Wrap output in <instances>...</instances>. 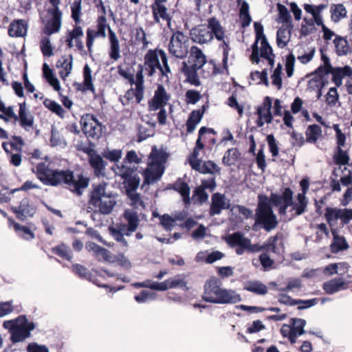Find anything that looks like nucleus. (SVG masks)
<instances>
[{"label": "nucleus", "instance_id": "nucleus-43", "mask_svg": "<svg viewBox=\"0 0 352 352\" xmlns=\"http://www.w3.org/2000/svg\"><path fill=\"white\" fill-rule=\"evenodd\" d=\"M330 248L333 253H338L340 251L348 249L349 245L344 237L334 234L333 240Z\"/></svg>", "mask_w": 352, "mask_h": 352}, {"label": "nucleus", "instance_id": "nucleus-40", "mask_svg": "<svg viewBox=\"0 0 352 352\" xmlns=\"http://www.w3.org/2000/svg\"><path fill=\"white\" fill-rule=\"evenodd\" d=\"M245 289L259 295H265L267 293V287L266 285L258 280L247 283L245 286Z\"/></svg>", "mask_w": 352, "mask_h": 352}, {"label": "nucleus", "instance_id": "nucleus-34", "mask_svg": "<svg viewBox=\"0 0 352 352\" xmlns=\"http://www.w3.org/2000/svg\"><path fill=\"white\" fill-rule=\"evenodd\" d=\"M190 58L192 61V65L191 67L195 69H201L206 63L205 55L197 47H192Z\"/></svg>", "mask_w": 352, "mask_h": 352}, {"label": "nucleus", "instance_id": "nucleus-21", "mask_svg": "<svg viewBox=\"0 0 352 352\" xmlns=\"http://www.w3.org/2000/svg\"><path fill=\"white\" fill-rule=\"evenodd\" d=\"M56 67L59 69L60 76L65 80L70 74L73 67V56L63 55L56 62Z\"/></svg>", "mask_w": 352, "mask_h": 352}, {"label": "nucleus", "instance_id": "nucleus-3", "mask_svg": "<svg viewBox=\"0 0 352 352\" xmlns=\"http://www.w3.org/2000/svg\"><path fill=\"white\" fill-rule=\"evenodd\" d=\"M270 201L284 221H290L307 210L308 199L306 196L297 195L294 199L293 191L285 188L281 194L272 193Z\"/></svg>", "mask_w": 352, "mask_h": 352}, {"label": "nucleus", "instance_id": "nucleus-47", "mask_svg": "<svg viewBox=\"0 0 352 352\" xmlns=\"http://www.w3.org/2000/svg\"><path fill=\"white\" fill-rule=\"evenodd\" d=\"M342 209L333 208H327L325 211V218L329 224L336 223L338 219H340Z\"/></svg>", "mask_w": 352, "mask_h": 352}, {"label": "nucleus", "instance_id": "nucleus-49", "mask_svg": "<svg viewBox=\"0 0 352 352\" xmlns=\"http://www.w3.org/2000/svg\"><path fill=\"white\" fill-rule=\"evenodd\" d=\"M43 104L45 105V107L49 109L53 113H56L58 116H59L61 118L64 117L65 110L56 102L50 99L46 98L43 102Z\"/></svg>", "mask_w": 352, "mask_h": 352}, {"label": "nucleus", "instance_id": "nucleus-46", "mask_svg": "<svg viewBox=\"0 0 352 352\" xmlns=\"http://www.w3.org/2000/svg\"><path fill=\"white\" fill-rule=\"evenodd\" d=\"M107 19L104 16H101L98 19L97 30H91L92 36L96 38L97 37H105V29L107 27Z\"/></svg>", "mask_w": 352, "mask_h": 352}, {"label": "nucleus", "instance_id": "nucleus-30", "mask_svg": "<svg viewBox=\"0 0 352 352\" xmlns=\"http://www.w3.org/2000/svg\"><path fill=\"white\" fill-rule=\"evenodd\" d=\"M241 300L242 298L241 295L238 294L235 290L223 288L219 304H235L241 302Z\"/></svg>", "mask_w": 352, "mask_h": 352}, {"label": "nucleus", "instance_id": "nucleus-50", "mask_svg": "<svg viewBox=\"0 0 352 352\" xmlns=\"http://www.w3.org/2000/svg\"><path fill=\"white\" fill-rule=\"evenodd\" d=\"M157 298V294L154 292L143 290L135 296V300L139 303L148 302Z\"/></svg>", "mask_w": 352, "mask_h": 352}, {"label": "nucleus", "instance_id": "nucleus-60", "mask_svg": "<svg viewBox=\"0 0 352 352\" xmlns=\"http://www.w3.org/2000/svg\"><path fill=\"white\" fill-rule=\"evenodd\" d=\"M41 50L45 56L50 57L53 55V47L50 38L45 37L41 41Z\"/></svg>", "mask_w": 352, "mask_h": 352}, {"label": "nucleus", "instance_id": "nucleus-57", "mask_svg": "<svg viewBox=\"0 0 352 352\" xmlns=\"http://www.w3.org/2000/svg\"><path fill=\"white\" fill-rule=\"evenodd\" d=\"M15 231L19 232V234L23 237L25 239L30 240L34 237L32 232L27 227L21 226L16 223L14 224Z\"/></svg>", "mask_w": 352, "mask_h": 352}, {"label": "nucleus", "instance_id": "nucleus-29", "mask_svg": "<svg viewBox=\"0 0 352 352\" xmlns=\"http://www.w3.org/2000/svg\"><path fill=\"white\" fill-rule=\"evenodd\" d=\"M238 5L240 6L239 19L243 28L248 27L252 22V17L250 14V6L245 0H236Z\"/></svg>", "mask_w": 352, "mask_h": 352}, {"label": "nucleus", "instance_id": "nucleus-25", "mask_svg": "<svg viewBox=\"0 0 352 352\" xmlns=\"http://www.w3.org/2000/svg\"><path fill=\"white\" fill-rule=\"evenodd\" d=\"M165 1L155 0L152 6L153 12L155 21L157 23L160 21V19L166 21L168 25H170V17L167 12V8L164 5Z\"/></svg>", "mask_w": 352, "mask_h": 352}, {"label": "nucleus", "instance_id": "nucleus-41", "mask_svg": "<svg viewBox=\"0 0 352 352\" xmlns=\"http://www.w3.org/2000/svg\"><path fill=\"white\" fill-rule=\"evenodd\" d=\"M83 76H84V84L83 87L80 88L82 86L80 84H78V89L82 90V91H86L87 90H90L92 92L94 91V85L92 83V76H91V70L88 65H86L84 67L83 70Z\"/></svg>", "mask_w": 352, "mask_h": 352}, {"label": "nucleus", "instance_id": "nucleus-37", "mask_svg": "<svg viewBox=\"0 0 352 352\" xmlns=\"http://www.w3.org/2000/svg\"><path fill=\"white\" fill-rule=\"evenodd\" d=\"M277 9L278 11V18L276 21L278 23H283L285 26L293 28L292 16L287 8L281 3L277 4Z\"/></svg>", "mask_w": 352, "mask_h": 352}, {"label": "nucleus", "instance_id": "nucleus-20", "mask_svg": "<svg viewBox=\"0 0 352 352\" xmlns=\"http://www.w3.org/2000/svg\"><path fill=\"white\" fill-rule=\"evenodd\" d=\"M12 210L16 213V217L24 221L28 217H32L36 212V208L30 204V201L28 199H23L21 200L19 206L12 208Z\"/></svg>", "mask_w": 352, "mask_h": 352}, {"label": "nucleus", "instance_id": "nucleus-55", "mask_svg": "<svg viewBox=\"0 0 352 352\" xmlns=\"http://www.w3.org/2000/svg\"><path fill=\"white\" fill-rule=\"evenodd\" d=\"M239 156V151L236 148H232L230 149H228L223 159L222 162L224 164H226L228 166L231 165L233 164V162L238 158Z\"/></svg>", "mask_w": 352, "mask_h": 352}, {"label": "nucleus", "instance_id": "nucleus-44", "mask_svg": "<svg viewBox=\"0 0 352 352\" xmlns=\"http://www.w3.org/2000/svg\"><path fill=\"white\" fill-rule=\"evenodd\" d=\"M330 11L331 19L336 23L346 17L347 13L345 7L341 3L332 5Z\"/></svg>", "mask_w": 352, "mask_h": 352}, {"label": "nucleus", "instance_id": "nucleus-53", "mask_svg": "<svg viewBox=\"0 0 352 352\" xmlns=\"http://www.w3.org/2000/svg\"><path fill=\"white\" fill-rule=\"evenodd\" d=\"M278 237L276 236L270 238L268 243L263 245V250H265V253L270 255V253L277 254L280 253V248L277 247Z\"/></svg>", "mask_w": 352, "mask_h": 352}, {"label": "nucleus", "instance_id": "nucleus-31", "mask_svg": "<svg viewBox=\"0 0 352 352\" xmlns=\"http://www.w3.org/2000/svg\"><path fill=\"white\" fill-rule=\"evenodd\" d=\"M182 65V72L186 76V80L192 85L197 87L200 85V80L197 74L198 69L187 65L185 62H183Z\"/></svg>", "mask_w": 352, "mask_h": 352}, {"label": "nucleus", "instance_id": "nucleus-17", "mask_svg": "<svg viewBox=\"0 0 352 352\" xmlns=\"http://www.w3.org/2000/svg\"><path fill=\"white\" fill-rule=\"evenodd\" d=\"M211 201L209 212L210 216L219 214L223 210L229 209L230 207V200L219 192L212 195Z\"/></svg>", "mask_w": 352, "mask_h": 352}, {"label": "nucleus", "instance_id": "nucleus-39", "mask_svg": "<svg viewBox=\"0 0 352 352\" xmlns=\"http://www.w3.org/2000/svg\"><path fill=\"white\" fill-rule=\"evenodd\" d=\"M306 325V320L302 318H292L290 320V326L293 333L295 336V340L297 337L305 333V327Z\"/></svg>", "mask_w": 352, "mask_h": 352}, {"label": "nucleus", "instance_id": "nucleus-36", "mask_svg": "<svg viewBox=\"0 0 352 352\" xmlns=\"http://www.w3.org/2000/svg\"><path fill=\"white\" fill-rule=\"evenodd\" d=\"M272 102L270 97H266L263 106L258 107L257 113L258 117L264 119L266 123H270L272 120L271 113Z\"/></svg>", "mask_w": 352, "mask_h": 352}, {"label": "nucleus", "instance_id": "nucleus-35", "mask_svg": "<svg viewBox=\"0 0 352 352\" xmlns=\"http://www.w3.org/2000/svg\"><path fill=\"white\" fill-rule=\"evenodd\" d=\"M173 188L177 191L183 198V201L186 206L190 204V189L188 185L181 180H178L173 184Z\"/></svg>", "mask_w": 352, "mask_h": 352}, {"label": "nucleus", "instance_id": "nucleus-62", "mask_svg": "<svg viewBox=\"0 0 352 352\" xmlns=\"http://www.w3.org/2000/svg\"><path fill=\"white\" fill-rule=\"evenodd\" d=\"M334 160L337 164L346 165L349 163V157L345 151L339 147L334 156Z\"/></svg>", "mask_w": 352, "mask_h": 352}, {"label": "nucleus", "instance_id": "nucleus-18", "mask_svg": "<svg viewBox=\"0 0 352 352\" xmlns=\"http://www.w3.org/2000/svg\"><path fill=\"white\" fill-rule=\"evenodd\" d=\"M169 99L170 96L164 86L162 85H158L152 100L149 102V107L151 110L156 111L164 107Z\"/></svg>", "mask_w": 352, "mask_h": 352}, {"label": "nucleus", "instance_id": "nucleus-58", "mask_svg": "<svg viewBox=\"0 0 352 352\" xmlns=\"http://www.w3.org/2000/svg\"><path fill=\"white\" fill-rule=\"evenodd\" d=\"M82 0H75L71 6L72 17L76 23L80 22Z\"/></svg>", "mask_w": 352, "mask_h": 352}, {"label": "nucleus", "instance_id": "nucleus-1", "mask_svg": "<svg viewBox=\"0 0 352 352\" xmlns=\"http://www.w3.org/2000/svg\"><path fill=\"white\" fill-rule=\"evenodd\" d=\"M33 172L37 178L45 185L57 186L63 182L68 185L71 191L80 196L83 190L87 188L89 180L82 175L76 178L70 170H57L49 168L45 163H39Z\"/></svg>", "mask_w": 352, "mask_h": 352}, {"label": "nucleus", "instance_id": "nucleus-45", "mask_svg": "<svg viewBox=\"0 0 352 352\" xmlns=\"http://www.w3.org/2000/svg\"><path fill=\"white\" fill-rule=\"evenodd\" d=\"M322 133V129L317 124H312L308 126L306 131L307 142L315 143Z\"/></svg>", "mask_w": 352, "mask_h": 352}, {"label": "nucleus", "instance_id": "nucleus-4", "mask_svg": "<svg viewBox=\"0 0 352 352\" xmlns=\"http://www.w3.org/2000/svg\"><path fill=\"white\" fill-rule=\"evenodd\" d=\"M190 34L192 41L199 44L210 42L214 36L218 41H221L225 36L223 27L214 17L208 19V25H199L192 28Z\"/></svg>", "mask_w": 352, "mask_h": 352}, {"label": "nucleus", "instance_id": "nucleus-28", "mask_svg": "<svg viewBox=\"0 0 352 352\" xmlns=\"http://www.w3.org/2000/svg\"><path fill=\"white\" fill-rule=\"evenodd\" d=\"M85 248L88 252H92L98 258H102L106 261H111V256L110 252L96 243L87 242L85 245Z\"/></svg>", "mask_w": 352, "mask_h": 352}, {"label": "nucleus", "instance_id": "nucleus-48", "mask_svg": "<svg viewBox=\"0 0 352 352\" xmlns=\"http://www.w3.org/2000/svg\"><path fill=\"white\" fill-rule=\"evenodd\" d=\"M192 199L195 204H203L208 200V195L204 188L199 186L193 191Z\"/></svg>", "mask_w": 352, "mask_h": 352}, {"label": "nucleus", "instance_id": "nucleus-16", "mask_svg": "<svg viewBox=\"0 0 352 352\" xmlns=\"http://www.w3.org/2000/svg\"><path fill=\"white\" fill-rule=\"evenodd\" d=\"M84 151L88 155L89 162L94 170V174L97 177L104 176L107 163L102 157L91 148H87Z\"/></svg>", "mask_w": 352, "mask_h": 352}, {"label": "nucleus", "instance_id": "nucleus-24", "mask_svg": "<svg viewBox=\"0 0 352 352\" xmlns=\"http://www.w3.org/2000/svg\"><path fill=\"white\" fill-rule=\"evenodd\" d=\"M18 117L20 120L21 126L26 131H30L34 124V117L27 109L25 102L19 104V112Z\"/></svg>", "mask_w": 352, "mask_h": 352}, {"label": "nucleus", "instance_id": "nucleus-59", "mask_svg": "<svg viewBox=\"0 0 352 352\" xmlns=\"http://www.w3.org/2000/svg\"><path fill=\"white\" fill-rule=\"evenodd\" d=\"M72 269L80 278L91 280V274L85 266L75 264L72 265Z\"/></svg>", "mask_w": 352, "mask_h": 352}, {"label": "nucleus", "instance_id": "nucleus-38", "mask_svg": "<svg viewBox=\"0 0 352 352\" xmlns=\"http://www.w3.org/2000/svg\"><path fill=\"white\" fill-rule=\"evenodd\" d=\"M336 52L338 56L346 55L350 52L348 41L343 37L337 36L333 40Z\"/></svg>", "mask_w": 352, "mask_h": 352}, {"label": "nucleus", "instance_id": "nucleus-2", "mask_svg": "<svg viewBox=\"0 0 352 352\" xmlns=\"http://www.w3.org/2000/svg\"><path fill=\"white\" fill-rule=\"evenodd\" d=\"M139 70L136 74L135 80L133 79V84L135 85V90L133 91V96L135 97L138 103H140L144 98V78L143 74L152 76L156 69H160L163 76H167L170 73V69L168 64V58L164 50L153 51L149 50L144 57V66L139 65Z\"/></svg>", "mask_w": 352, "mask_h": 352}, {"label": "nucleus", "instance_id": "nucleus-63", "mask_svg": "<svg viewBox=\"0 0 352 352\" xmlns=\"http://www.w3.org/2000/svg\"><path fill=\"white\" fill-rule=\"evenodd\" d=\"M167 287L168 289L186 287V282L179 276H175L173 278L167 279Z\"/></svg>", "mask_w": 352, "mask_h": 352}, {"label": "nucleus", "instance_id": "nucleus-6", "mask_svg": "<svg viewBox=\"0 0 352 352\" xmlns=\"http://www.w3.org/2000/svg\"><path fill=\"white\" fill-rule=\"evenodd\" d=\"M107 186L105 182L94 186L90 195L89 204L103 214H110L116 204L115 195L107 190Z\"/></svg>", "mask_w": 352, "mask_h": 352}, {"label": "nucleus", "instance_id": "nucleus-7", "mask_svg": "<svg viewBox=\"0 0 352 352\" xmlns=\"http://www.w3.org/2000/svg\"><path fill=\"white\" fill-rule=\"evenodd\" d=\"M3 327L9 331L13 343L23 342L30 337L31 331L35 329L34 323L29 322L25 315H21L14 320L4 321Z\"/></svg>", "mask_w": 352, "mask_h": 352}, {"label": "nucleus", "instance_id": "nucleus-13", "mask_svg": "<svg viewBox=\"0 0 352 352\" xmlns=\"http://www.w3.org/2000/svg\"><path fill=\"white\" fill-rule=\"evenodd\" d=\"M80 123L82 131L88 138L98 139L102 135V126L96 118L87 113L81 117Z\"/></svg>", "mask_w": 352, "mask_h": 352}, {"label": "nucleus", "instance_id": "nucleus-51", "mask_svg": "<svg viewBox=\"0 0 352 352\" xmlns=\"http://www.w3.org/2000/svg\"><path fill=\"white\" fill-rule=\"evenodd\" d=\"M53 252L67 261H71L72 258V252L71 250L64 244L55 247L53 249Z\"/></svg>", "mask_w": 352, "mask_h": 352}, {"label": "nucleus", "instance_id": "nucleus-52", "mask_svg": "<svg viewBox=\"0 0 352 352\" xmlns=\"http://www.w3.org/2000/svg\"><path fill=\"white\" fill-rule=\"evenodd\" d=\"M122 151L120 149H107L102 153V156L107 160L112 162H117L122 157Z\"/></svg>", "mask_w": 352, "mask_h": 352}, {"label": "nucleus", "instance_id": "nucleus-56", "mask_svg": "<svg viewBox=\"0 0 352 352\" xmlns=\"http://www.w3.org/2000/svg\"><path fill=\"white\" fill-rule=\"evenodd\" d=\"M148 42L146 40V34L142 28H137L135 32V43L136 45H141V48L145 49L147 47Z\"/></svg>", "mask_w": 352, "mask_h": 352}, {"label": "nucleus", "instance_id": "nucleus-9", "mask_svg": "<svg viewBox=\"0 0 352 352\" xmlns=\"http://www.w3.org/2000/svg\"><path fill=\"white\" fill-rule=\"evenodd\" d=\"M114 171L123 180L122 188L125 189L129 199L132 201V151L127 152L125 159L120 164H116Z\"/></svg>", "mask_w": 352, "mask_h": 352}, {"label": "nucleus", "instance_id": "nucleus-42", "mask_svg": "<svg viewBox=\"0 0 352 352\" xmlns=\"http://www.w3.org/2000/svg\"><path fill=\"white\" fill-rule=\"evenodd\" d=\"M167 282L166 280L163 282H154L151 280H146L144 281L142 283H135L133 284V286L135 287H144L149 288L153 290H157V291H166L168 290L167 287Z\"/></svg>", "mask_w": 352, "mask_h": 352}, {"label": "nucleus", "instance_id": "nucleus-54", "mask_svg": "<svg viewBox=\"0 0 352 352\" xmlns=\"http://www.w3.org/2000/svg\"><path fill=\"white\" fill-rule=\"evenodd\" d=\"M50 144V146L53 147L66 145L65 140L60 136L59 132L54 128H52L51 131Z\"/></svg>", "mask_w": 352, "mask_h": 352}, {"label": "nucleus", "instance_id": "nucleus-33", "mask_svg": "<svg viewBox=\"0 0 352 352\" xmlns=\"http://www.w3.org/2000/svg\"><path fill=\"white\" fill-rule=\"evenodd\" d=\"M291 28L282 25L277 31L276 33V43L280 48H284L288 43L291 36Z\"/></svg>", "mask_w": 352, "mask_h": 352}, {"label": "nucleus", "instance_id": "nucleus-61", "mask_svg": "<svg viewBox=\"0 0 352 352\" xmlns=\"http://www.w3.org/2000/svg\"><path fill=\"white\" fill-rule=\"evenodd\" d=\"M250 77L252 80H257L258 84L263 83L266 86L269 85L268 78H267V72L266 69L263 70L261 72H252L250 74Z\"/></svg>", "mask_w": 352, "mask_h": 352}, {"label": "nucleus", "instance_id": "nucleus-8", "mask_svg": "<svg viewBox=\"0 0 352 352\" xmlns=\"http://www.w3.org/2000/svg\"><path fill=\"white\" fill-rule=\"evenodd\" d=\"M261 198V197H259ZM270 201H267V197L264 200L259 199L255 214V222L267 232L274 230L278 221L276 215L274 213Z\"/></svg>", "mask_w": 352, "mask_h": 352}, {"label": "nucleus", "instance_id": "nucleus-32", "mask_svg": "<svg viewBox=\"0 0 352 352\" xmlns=\"http://www.w3.org/2000/svg\"><path fill=\"white\" fill-rule=\"evenodd\" d=\"M109 38L110 43L109 56L111 59L117 60L120 57L119 41L116 34L110 28H109Z\"/></svg>", "mask_w": 352, "mask_h": 352}, {"label": "nucleus", "instance_id": "nucleus-27", "mask_svg": "<svg viewBox=\"0 0 352 352\" xmlns=\"http://www.w3.org/2000/svg\"><path fill=\"white\" fill-rule=\"evenodd\" d=\"M28 25L25 21L19 19L10 23L8 28V34L12 37H21L26 34Z\"/></svg>", "mask_w": 352, "mask_h": 352}, {"label": "nucleus", "instance_id": "nucleus-22", "mask_svg": "<svg viewBox=\"0 0 352 352\" xmlns=\"http://www.w3.org/2000/svg\"><path fill=\"white\" fill-rule=\"evenodd\" d=\"M50 12L52 18L45 25V33L48 35L58 32L61 27L62 12L59 9L52 10Z\"/></svg>", "mask_w": 352, "mask_h": 352}, {"label": "nucleus", "instance_id": "nucleus-5", "mask_svg": "<svg viewBox=\"0 0 352 352\" xmlns=\"http://www.w3.org/2000/svg\"><path fill=\"white\" fill-rule=\"evenodd\" d=\"M168 155L163 149H157L156 146L152 148L150 153V162L148 167L144 171V185L151 184L160 179L164 172V166L167 160Z\"/></svg>", "mask_w": 352, "mask_h": 352}, {"label": "nucleus", "instance_id": "nucleus-14", "mask_svg": "<svg viewBox=\"0 0 352 352\" xmlns=\"http://www.w3.org/2000/svg\"><path fill=\"white\" fill-rule=\"evenodd\" d=\"M255 33L257 34V40H261V56L268 60L269 65L272 67L274 65V54L271 45L269 44L265 35L263 33V25L257 22L254 23Z\"/></svg>", "mask_w": 352, "mask_h": 352}, {"label": "nucleus", "instance_id": "nucleus-19", "mask_svg": "<svg viewBox=\"0 0 352 352\" xmlns=\"http://www.w3.org/2000/svg\"><path fill=\"white\" fill-rule=\"evenodd\" d=\"M193 166L192 168L199 172L202 174H210L213 176L216 175H220L221 168L220 167L212 161L202 162L200 160L199 162L197 163L195 161L192 162Z\"/></svg>", "mask_w": 352, "mask_h": 352}, {"label": "nucleus", "instance_id": "nucleus-11", "mask_svg": "<svg viewBox=\"0 0 352 352\" xmlns=\"http://www.w3.org/2000/svg\"><path fill=\"white\" fill-rule=\"evenodd\" d=\"M169 53L175 58L182 59L185 58L188 52V45L187 37L179 31L172 34L168 44Z\"/></svg>", "mask_w": 352, "mask_h": 352}, {"label": "nucleus", "instance_id": "nucleus-23", "mask_svg": "<svg viewBox=\"0 0 352 352\" xmlns=\"http://www.w3.org/2000/svg\"><path fill=\"white\" fill-rule=\"evenodd\" d=\"M329 74H332V80L335 85L337 87H340L342 85L344 78L352 76V68L349 65L343 67H333Z\"/></svg>", "mask_w": 352, "mask_h": 352}, {"label": "nucleus", "instance_id": "nucleus-64", "mask_svg": "<svg viewBox=\"0 0 352 352\" xmlns=\"http://www.w3.org/2000/svg\"><path fill=\"white\" fill-rule=\"evenodd\" d=\"M160 223L166 230H171L175 226V220L168 214H164L160 217Z\"/></svg>", "mask_w": 352, "mask_h": 352}, {"label": "nucleus", "instance_id": "nucleus-10", "mask_svg": "<svg viewBox=\"0 0 352 352\" xmlns=\"http://www.w3.org/2000/svg\"><path fill=\"white\" fill-rule=\"evenodd\" d=\"M124 218L127 224L124 223H118L109 228V232L112 237L120 242L122 247L127 248L128 242L125 236H130L132 232V211L127 210L124 214Z\"/></svg>", "mask_w": 352, "mask_h": 352}, {"label": "nucleus", "instance_id": "nucleus-15", "mask_svg": "<svg viewBox=\"0 0 352 352\" xmlns=\"http://www.w3.org/2000/svg\"><path fill=\"white\" fill-rule=\"evenodd\" d=\"M249 239L240 232L228 234L225 241L230 248H236V253L242 255L249 245Z\"/></svg>", "mask_w": 352, "mask_h": 352}, {"label": "nucleus", "instance_id": "nucleus-26", "mask_svg": "<svg viewBox=\"0 0 352 352\" xmlns=\"http://www.w3.org/2000/svg\"><path fill=\"white\" fill-rule=\"evenodd\" d=\"M345 281L341 278H336L323 284V289L329 294H335L340 290L346 289Z\"/></svg>", "mask_w": 352, "mask_h": 352}, {"label": "nucleus", "instance_id": "nucleus-12", "mask_svg": "<svg viewBox=\"0 0 352 352\" xmlns=\"http://www.w3.org/2000/svg\"><path fill=\"white\" fill-rule=\"evenodd\" d=\"M221 283L216 277H211L204 284V292L202 299L208 302L219 304L223 288Z\"/></svg>", "mask_w": 352, "mask_h": 352}]
</instances>
